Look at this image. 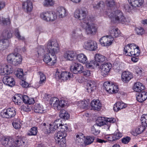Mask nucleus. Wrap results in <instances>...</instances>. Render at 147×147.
Listing matches in <instances>:
<instances>
[{"mask_svg": "<svg viewBox=\"0 0 147 147\" xmlns=\"http://www.w3.org/2000/svg\"><path fill=\"white\" fill-rule=\"evenodd\" d=\"M46 49L49 53L44 56L43 61L49 65H53L56 62V54L59 51V45L56 40H50L47 42Z\"/></svg>", "mask_w": 147, "mask_h": 147, "instance_id": "1", "label": "nucleus"}, {"mask_svg": "<svg viewBox=\"0 0 147 147\" xmlns=\"http://www.w3.org/2000/svg\"><path fill=\"white\" fill-rule=\"evenodd\" d=\"M108 10L107 14L111 19V21L113 23H121L124 24L127 22V20L123 16L122 12L119 10L113 11Z\"/></svg>", "mask_w": 147, "mask_h": 147, "instance_id": "2", "label": "nucleus"}, {"mask_svg": "<svg viewBox=\"0 0 147 147\" xmlns=\"http://www.w3.org/2000/svg\"><path fill=\"white\" fill-rule=\"evenodd\" d=\"M145 88L144 86L140 82H137L134 84V90L139 92L136 94V99L140 102H143L147 98V92L144 91H142Z\"/></svg>", "mask_w": 147, "mask_h": 147, "instance_id": "3", "label": "nucleus"}, {"mask_svg": "<svg viewBox=\"0 0 147 147\" xmlns=\"http://www.w3.org/2000/svg\"><path fill=\"white\" fill-rule=\"evenodd\" d=\"M67 129V127L63 125L61 127L60 130L55 135L56 143L61 147H64L66 146L65 137L67 135L66 131Z\"/></svg>", "mask_w": 147, "mask_h": 147, "instance_id": "4", "label": "nucleus"}, {"mask_svg": "<svg viewBox=\"0 0 147 147\" xmlns=\"http://www.w3.org/2000/svg\"><path fill=\"white\" fill-rule=\"evenodd\" d=\"M88 18L89 19H87L88 20H85L84 22H81V26L85 29L86 32L87 34H95L97 31V27L92 22L94 20L93 18Z\"/></svg>", "mask_w": 147, "mask_h": 147, "instance_id": "5", "label": "nucleus"}, {"mask_svg": "<svg viewBox=\"0 0 147 147\" xmlns=\"http://www.w3.org/2000/svg\"><path fill=\"white\" fill-rule=\"evenodd\" d=\"M21 56L19 53H12L9 55L7 57V62L11 64L17 66L20 64L22 61Z\"/></svg>", "mask_w": 147, "mask_h": 147, "instance_id": "6", "label": "nucleus"}, {"mask_svg": "<svg viewBox=\"0 0 147 147\" xmlns=\"http://www.w3.org/2000/svg\"><path fill=\"white\" fill-rule=\"evenodd\" d=\"M87 10L86 9L82 8L78 10H76L74 13V17L81 21L82 22H84L85 20H88L87 18H91L92 17L90 16L86 17Z\"/></svg>", "mask_w": 147, "mask_h": 147, "instance_id": "7", "label": "nucleus"}, {"mask_svg": "<svg viewBox=\"0 0 147 147\" xmlns=\"http://www.w3.org/2000/svg\"><path fill=\"white\" fill-rule=\"evenodd\" d=\"M50 103L51 106L55 109L60 110L64 107L66 102L63 100H59L58 98L56 97L51 98L50 100Z\"/></svg>", "mask_w": 147, "mask_h": 147, "instance_id": "8", "label": "nucleus"}, {"mask_svg": "<svg viewBox=\"0 0 147 147\" xmlns=\"http://www.w3.org/2000/svg\"><path fill=\"white\" fill-rule=\"evenodd\" d=\"M40 18L47 22L53 21L56 19V15L52 11H45L40 14Z\"/></svg>", "mask_w": 147, "mask_h": 147, "instance_id": "9", "label": "nucleus"}, {"mask_svg": "<svg viewBox=\"0 0 147 147\" xmlns=\"http://www.w3.org/2000/svg\"><path fill=\"white\" fill-rule=\"evenodd\" d=\"M72 76L71 74L66 71L60 73L57 71L55 74V78L57 79H61L64 81L70 80Z\"/></svg>", "mask_w": 147, "mask_h": 147, "instance_id": "10", "label": "nucleus"}, {"mask_svg": "<svg viewBox=\"0 0 147 147\" xmlns=\"http://www.w3.org/2000/svg\"><path fill=\"white\" fill-rule=\"evenodd\" d=\"M105 89L106 91L110 93H115L118 91V87L110 82H106L104 84Z\"/></svg>", "mask_w": 147, "mask_h": 147, "instance_id": "11", "label": "nucleus"}, {"mask_svg": "<svg viewBox=\"0 0 147 147\" xmlns=\"http://www.w3.org/2000/svg\"><path fill=\"white\" fill-rule=\"evenodd\" d=\"M84 47L86 49L91 51H94L97 48V45L95 41L89 40L85 42Z\"/></svg>", "mask_w": 147, "mask_h": 147, "instance_id": "12", "label": "nucleus"}, {"mask_svg": "<svg viewBox=\"0 0 147 147\" xmlns=\"http://www.w3.org/2000/svg\"><path fill=\"white\" fill-rule=\"evenodd\" d=\"M111 67V64L110 63H105L102 64L100 68L101 75L103 76L107 75Z\"/></svg>", "mask_w": 147, "mask_h": 147, "instance_id": "13", "label": "nucleus"}, {"mask_svg": "<svg viewBox=\"0 0 147 147\" xmlns=\"http://www.w3.org/2000/svg\"><path fill=\"white\" fill-rule=\"evenodd\" d=\"M71 71L75 74H81L84 70L82 65L78 63H73L70 68Z\"/></svg>", "mask_w": 147, "mask_h": 147, "instance_id": "14", "label": "nucleus"}, {"mask_svg": "<svg viewBox=\"0 0 147 147\" xmlns=\"http://www.w3.org/2000/svg\"><path fill=\"white\" fill-rule=\"evenodd\" d=\"M113 40V38L107 35L102 37L100 40V42L101 45L104 46H108L111 45Z\"/></svg>", "mask_w": 147, "mask_h": 147, "instance_id": "15", "label": "nucleus"}, {"mask_svg": "<svg viewBox=\"0 0 147 147\" xmlns=\"http://www.w3.org/2000/svg\"><path fill=\"white\" fill-rule=\"evenodd\" d=\"M2 113V116L3 117L9 118L15 116L16 111L14 109L9 108L4 109Z\"/></svg>", "mask_w": 147, "mask_h": 147, "instance_id": "16", "label": "nucleus"}, {"mask_svg": "<svg viewBox=\"0 0 147 147\" xmlns=\"http://www.w3.org/2000/svg\"><path fill=\"white\" fill-rule=\"evenodd\" d=\"M96 84L93 81L88 80L86 82L85 86L88 92L91 93L96 89Z\"/></svg>", "mask_w": 147, "mask_h": 147, "instance_id": "17", "label": "nucleus"}, {"mask_svg": "<svg viewBox=\"0 0 147 147\" xmlns=\"http://www.w3.org/2000/svg\"><path fill=\"white\" fill-rule=\"evenodd\" d=\"M107 59V58L105 56L99 54H96L94 57V63L95 66H99L100 64Z\"/></svg>", "mask_w": 147, "mask_h": 147, "instance_id": "18", "label": "nucleus"}, {"mask_svg": "<svg viewBox=\"0 0 147 147\" xmlns=\"http://www.w3.org/2000/svg\"><path fill=\"white\" fill-rule=\"evenodd\" d=\"M3 83L5 85L12 87L14 86L15 83L13 78L9 76H7L3 77Z\"/></svg>", "mask_w": 147, "mask_h": 147, "instance_id": "19", "label": "nucleus"}, {"mask_svg": "<svg viewBox=\"0 0 147 147\" xmlns=\"http://www.w3.org/2000/svg\"><path fill=\"white\" fill-rule=\"evenodd\" d=\"M91 109L99 111L101 107L102 104L98 99L93 100L91 103Z\"/></svg>", "mask_w": 147, "mask_h": 147, "instance_id": "20", "label": "nucleus"}, {"mask_svg": "<svg viewBox=\"0 0 147 147\" xmlns=\"http://www.w3.org/2000/svg\"><path fill=\"white\" fill-rule=\"evenodd\" d=\"M132 74L129 71H125L123 72L121 78L123 81L127 82L129 81L132 78Z\"/></svg>", "mask_w": 147, "mask_h": 147, "instance_id": "21", "label": "nucleus"}, {"mask_svg": "<svg viewBox=\"0 0 147 147\" xmlns=\"http://www.w3.org/2000/svg\"><path fill=\"white\" fill-rule=\"evenodd\" d=\"M22 7L25 11H26L27 12L31 11L33 8L32 2L28 0L22 3Z\"/></svg>", "mask_w": 147, "mask_h": 147, "instance_id": "22", "label": "nucleus"}, {"mask_svg": "<svg viewBox=\"0 0 147 147\" xmlns=\"http://www.w3.org/2000/svg\"><path fill=\"white\" fill-rule=\"evenodd\" d=\"M76 53L72 51H67L64 54V58L67 60L72 61L75 56Z\"/></svg>", "mask_w": 147, "mask_h": 147, "instance_id": "23", "label": "nucleus"}, {"mask_svg": "<svg viewBox=\"0 0 147 147\" xmlns=\"http://www.w3.org/2000/svg\"><path fill=\"white\" fill-rule=\"evenodd\" d=\"M34 109V112L38 113H45L47 110L46 108H44L42 105L38 104H36Z\"/></svg>", "mask_w": 147, "mask_h": 147, "instance_id": "24", "label": "nucleus"}, {"mask_svg": "<svg viewBox=\"0 0 147 147\" xmlns=\"http://www.w3.org/2000/svg\"><path fill=\"white\" fill-rule=\"evenodd\" d=\"M57 14L60 18H63L67 15V12L64 7H59L57 9Z\"/></svg>", "mask_w": 147, "mask_h": 147, "instance_id": "25", "label": "nucleus"}, {"mask_svg": "<svg viewBox=\"0 0 147 147\" xmlns=\"http://www.w3.org/2000/svg\"><path fill=\"white\" fill-rule=\"evenodd\" d=\"M127 107L126 104L123 102H118L114 105L113 109L114 111L117 112L119 110Z\"/></svg>", "mask_w": 147, "mask_h": 147, "instance_id": "26", "label": "nucleus"}, {"mask_svg": "<svg viewBox=\"0 0 147 147\" xmlns=\"http://www.w3.org/2000/svg\"><path fill=\"white\" fill-rule=\"evenodd\" d=\"M13 143L17 147H25L26 145L25 141L20 138L14 140Z\"/></svg>", "mask_w": 147, "mask_h": 147, "instance_id": "27", "label": "nucleus"}, {"mask_svg": "<svg viewBox=\"0 0 147 147\" xmlns=\"http://www.w3.org/2000/svg\"><path fill=\"white\" fill-rule=\"evenodd\" d=\"M128 1L134 8L140 7L144 2V0H128Z\"/></svg>", "mask_w": 147, "mask_h": 147, "instance_id": "28", "label": "nucleus"}, {"mask_svg": "<svg viewBox=\"0 0 147 147\" xmlns=\"http://www.w3.org/2000/svg\"><path fill=\"white\" fill-rule=\"evenodd\" d=\"M120 32L117 28H112V29L110 31V37L111 38H116L118 37L119 35Z\"/></svg>", "mask_w": 147, "mask_h": 147, "instance_id": "29", "label": "nucleus"}, {"mask_svg": "<svg viewBox=\"0 0 147 147\" xmlns=\"http://www.w3.org/2000/svg\"><path fill=\"white\" fill-rule=\"evenodd\" d=\"M9 42L7 39H2L0 40V51H2L6 49L9 46Z\"/></svg>", "mask_w": 147, "mask_h": 147, "instance_id": "30", "label": "nucleus"}, {"mask_svg": "<svg viewBox=\"0 0 147 147\" xmlns=\"http://www.w3.org/2000/svg\"><path fill=\"white\" fill-rule=\"evenodd\" d=\"M14 140L11 137H8L5 138L2 142V144L6 147H9V146L12 145Z\"/></svg>", "mask_w": 147, "mask_h": 147, "instance_id": "31", "label": "nucleus"}, {"mask_svg": "<svg viewBox=\"0 0 147 147\" xmlns=\"http://www.w3.org/2000/svg\"><path fill=\"white\" fill-rule=\"evenodd\" d=\"M77 59L80 62L85 63L87 62V58L86 55L83 53H80L77 55Z\"/></svg>", "mask_w": 147, "mask_h": 147, "instance_id": "32", "label": "nucleus"}, {"mask_svg": "<svg viewBox=\"0 0 147 147\" xmlns=\"http://www.w3.org/2000/svg\"><path fill=\"white\" fill-rule=\"evenodd\" d=\"M96 125H97L99 127L106 125V118L103 117H99L98 118L96 121Z\"/></svg>", "mask_w": 147, "mask_h": 147, "instance_id": "33", "label": "nucleus"}, {"mask_svg": "<svg viewBox=\"0 0 147 147\" xmlns=\"http://www.w3.org/2000/svg\"><path fill=\"white\" fill-rule=\"evenodd\" d=\"M37 74L39 76L40 80L39 82L40 86L42 85L45 84L46 80V78L45 74L40 71L37 72Z\"/></svg>", "mask_w": 147, "mask_h": 147, "instance_id": "34", "label": "nucleus"}, {"mask_svg": "<svg viewBox=\"0 0 147 147\" xmlns=\"http://www.w3.org/2000/svg\"><path fill=\"white\" fill-rule=\"evenodd\" d=\"M59 117L64 119H67L70 117L68 113L65 110H61L60 111Z\"/></svg>", "mask_w": 147, "mask_h": 147, "instance_id": "35", "label": "nucleus"}, {"mask_svg": "<svg viewBox=\"0 0 147 147\" xmlns=\"http://www.w3.org/2000/svg\"><path fill=\"white\" fill-rule=\"evenodd\" d=\"M2 36L4 38L3 39H7L12 37V34L9 30H5L3 31Z\"/></svg>", "mask_w": 147, "mask_h": 147, "instance_id": "36", "label": "nucleus"}, {"mask_svg": "<svg viewBox=\"0 0 147 147\" xmlns=\"http://www.w3.org/2000/svg\"><path fill=\"white\" fill-rule=\"evenodd\" d=\"M99 127L97 125H94L92 127L91 129L92 133L95 135H97L99 134L100 132L99 129Z\"/></svg>", "mask_w": 147, "mask_h": 147, "instance_id": "37", "label": "nucleus"}, {"mask_svg": "<svg viewBox=\"0 0 147 147\" xmlns=\"http://www.w3.org/2000/svg\"><path fill=\"white\" fill-rule=\"evenodd\" d=\"M146 129L145 125L144 124L139 126L138 128L135 129V132L137 134H140L143 132Z\"/></svg>", "mask_w": 147, "mask_h": 147, "instance_id": "38", "label": "nucleus"}, {"mask_svg": "<svg viewBox=\"0 0 147 147\" xmlns=\"http://www.w3.org/2000/svg\"><path fill=\"white\" fill-rule=\"evenodd\" d=\"M10 24L9 20L8 18L5 19L3 17H0V24L2 25H9Z\"/></svg>", "mask_w": 147, "mask_h": 147, "instance_id": "39", "label": "nucleus"}, {"mask_svg": "<svg viewBox=\"0 0 147 147\" xmlns=\"http://www.w3.org/2000/svg\"><path fill=\"white\" fill-rule=\"evenodd\" d=\"M37 132V127H34L32 128L27 134L28 136H35L36 135Z\"/></svg>", "mask_w": 147, "mask_h": 147, "instance_id": "40", "label": "nucleus"}, {"mask_svg": "<svg viewBox=\"0 0 147 147\" xmlns=\"http://www.w3.org/2000/svg\"><path fill=\"white\" fill-rule=\"evenodd\" d=\"M94 139V136H87L84 141V143L86 145H89L92 143Z\"/></svg>", "mask_w": 147, "mask_h": 147, "instance_id": "41", "label": "nucleus"}, {"mask_svg": "<svg viewBox=\"0 0 147 147\" xmlns=\"http://www.w3.org/2000/svg\"><path fill=\"white\" fill-rule=\"evenodd\" d=\"M93 7L94 9L97 10L100 9L104 6V2L100 1L97 4H93Z\"/></svg>", "mask_w": 147, "mask_h": 147, "instance_id": "42", "label": "nucleus"}, {"mask_svg": "<svg viewBox=\"0 0 147 147\" xmlns=\"http://www.w3.org/2000/svg\"><path fill=\"white\" fill-rule=\"evenodd\" d=\"M58 129V126L54 124L53 123L52 124H50V127L49 130H47L46 131L48 133H50L51 132H53L57 129Z\"/></svg>", "mask_w": 147, "mask_h": 147, "instance_id": "43", "label": "nucleus"}, {"mask_svg": "<svg viewBox=\"0 0 147 147\" xmlns=\"http://www.w3.org/2000/svg\"><path fill=\"white\" fill-rule=\"evenodd\" d=\"M140 50L139 49V47L138 46H134V50L133 51V54L132 56H135L136 57H138L140 54Z\"/></svg>", "mask_w": 147, "mask_h": 147, "instance_id": "44", "label": "nucleus"}, {"mask_svg": "<svg viewBox=\"0 0 147 147\" xmlns=\"http://www.w3.org/2000/svg\"><path fill=\"white\" fill-rule=\"evenodd\" d=\"M5 74H9L13 72V69L11 65L5 64Z\"/></svg>", "mask_w": 147, "mask_h": 147, "instance_id": "45", "label": "nucleus"}, {"mask_svg": "<svg viewBox=\"0 0 147 147\" xmlns=\"http://www.w3.org/2000/svg\"><path fill=\"white\" fill-rule=\"evenodd\" d=\"M106 4L108 7L111 9L115 6V2L114 0H107Z\"/></svg>", "mask_w": 147, "mask_h": 147, "instance_id": "46", "label": "nucleus"}, {"mask_svg": "<svg viewBox=\"0 0 147 147\" xmlns=\"http://www.w3.org/2000/svg\"><path fill=\"white\" fill-rule=\"evenodd\" d=\"M135 46V44L134 43L130 44L129 49L128 50L127 54L126 55L129 56H132L133 54V51L134 50V46Z\"/></svg>", "mask_w": 147, "mask_h": 147, "instance_id": "47", "label": "nucleus"}, {"mask_svg": "<svg viewBox=\"0 0 147 147\" xmlns=\"http://www.w3.org/2000/svg\"><path fill=\"white\" fill-rule=\"evenodd\" d=\"M22 95L20 94H18L17 95H15L14 96V98L15 99H17L16 101H15V103H17L18 104V103H21L22 101Z\"/></svg>", "mask_w": 147, "mask_h": 147, "instance_id": "48", "label": "nucleus"}, {"mask_svg": "<svg viewBox=\"0 0 147 147\" xmlns=\"http://www.w3.org/2000/svg\"><path fill=\"white\" fill-rule=\"evenodd\" d=\"M54 125L57 126L58 127V129H61V127L63 125H64L62 124V120L61 119H57L54 121L53 123Z\"/></svg>", "mask_w": 147, "mask_h": 147, "instance_id": "49", "label": "nucleus"}, {"mask_svg": "<svg viewBox=\"0 0 147 147\" xmlns=\"http://www.w3.org/2000/svg\"><path fill=\"white\" fill-rule=\"evenodd\" d=\"M15 34L16 36L18 39L21 40H24V37L20 35L18 29H16L15 30Z\"/></svg>", "mask_w": 147, "mask_h": 147, "instance_id": "50", "label": "nucleus"}, {"mask_svg": "<svg viewBox=\"0 0 147 147\" xmlns=\"http://www.w3.org/2000/svg\"><path fill=\"white\" fill-rule=\"evenodd\" d=\"M83 137L82 136L77 135L76 138V143L78 144H80L83 141Z\"/></svg>", "mask_w": 147, "mask_h": 147, "instance_id": "51", "label": "nucleus"}, {"mask_svg": "<svg viewBox=\"0 0 147 147\" xmlns=\"http://www.w3.org/2000/svg\"><path fill=\"white\" fill-rule=\"evenodd\" d=\"M136 33L138 35H142L144 32L143 28L142 27L136 28L135 29Z\"/></svg>", "mask_w": 147, "mask_h": 147, "instance_id": "52", "label": "nucleus"}, {"mask_svg": "<svg viewBox=\"0 0 147 147\" xmlns=\"http://www.w3.org/2000/svg\"><path fill=\"white\" fill-rule=\"evenodd\" d=\"M12 123L13 127L16 129H19L21 127V124L20 122H13Z\"/></svg>", "mask_w": 147, "mask_h": 147, "instance_id": "53", "label": "nucleus"}, {"mask_svg": "<svg viewBox=\"0 0 147 147\" xmlns=\"http://www.w3.org/2000/svg\"><path fill=\"white\" fill-rule=\"evenodd\" d=\"M116 121L115 119L114 118H106V125L109 124V123H113Z\"/></svg>", "mask_w": 147, "mask_h": 147, "instance_id": "54", "label": "nucleus"}, {"mask_svg": "<svg viewBox=\"0 0 147 147\" xmlns=\"http://www.w3.org/2000/svg\"><path fill=\"white\" fill-rule=\"evenodd\" d=\"M43 5L46 6H51L53 5V3L52 0H44Z\"/></svg>", "mask_w": 147, "mask_h": 147, "instance_id": "55", "label": "nucleus"}, {"mask_svg": "<svg viewBox=\"0 0 147 147\" xmlns=\"http://www.w3.org/2000/svg\"><path fill=\"white\" fill-rule=\"evenodd\" d=\"M5 64L0 66V74L2 75L5 74Z\"/></svg>", "mask_w": 147, "mask_h": 147, "instance_id": "56", "label": "nucleus"}, {"mask_svg": "<svg viewBox=\"0 0 147 147\" xmlns=\"http://www.w3.org/2000/svg\"><path fill=\"white\" fill-rule=\"evenodd\" d=\"M38 50L37 51L38 55L44 53L45 51L43 46H40L38 47Z\"/></svg>", "mask_w": 147, "mask_h": 147, "instance_id": "57", "label": "nucleus"}, {"mask_svg": "<svg viewBox=\"0 0 147 147\" xmlns=\"http://www.w3.org/2000/svg\"><path fill=\"white\" fill-rule=\"evenodd\" d=\"M131 138L129 137H126L123 138L122 140V142L124 144H127L130 140Z\"/></svg>", "mask_w": 147, "mask_h": 147, "instance_id": "58", "label": "nucleus"}, {"mask_svg": "<svg viewBox=\"0 0 147 147\" xmlns=\"http://www.w3.org/2000/svg\"><path fill=\"white\" fill-rule=\"evenodd\" d=\"M115 140H118L122 136V135L121 133L118 132L116 133H115L113 134Z\"/></svg>", "mask_w": 147, "mask_h": 147, "instance_id": "59", "label": "nucleus"}, {"mask_svg": "<svg viewBox=\"0 0 147 147\" xmlns=\"http://www.w3.org/2000/svg\"><path fill=\"white\" fill-rule=\"evenodd\" d=\"M77 34H76V31H73L71 34V40H73L74 39L77 38Z\"/></svg>", "mask_w": 147, "mask_h": 147, "instance_id": "60", "label": "nucleus"}, {"mask_svg": "<svg viewBox=\"0 0 147 147\" xmlns=\"http://www.w3.org/2000/svg\"><path fill=\"white\" fill-rule=\"evenodd\" d=\"M22 101L25 103H27L28 100H29V98L26 95H22Z\"/></svg>", "mask_w": 147, "mask_h": 147, "instance_id": "61", "label": "nucleus"}, {"mask_svg": "<svg viewBox=\"0 0 147 147\" xmlns=\"http://www.w3.org/2000/svg\"><path fill=\"white\" fill-rule=\"evenodd\" d=\"M86 66L87 67L90 68L93 67L94 66H95V64L94 63V61H90V62L87 63L86 64Z\"/></svg>", "mask_w": 147, "mask_h": 147, "instance_id": "62", "label": "nucleus"}, {"mask_svg": "<svg viewBox=\"0 0 147 147\" xmlns=\"http://www.w3.org/2000/svg\"><path fill=\"white\" fill-rule=\"evenodd\" d=\"M129 5L128 4H125V8L126 10L127 11H130L134 7L133 6H131V4H130Z\"/></svg>", "mask_w": 147, "mask_h": 147, "instance_id": "63", "label": "nucleus"}, {"mask_svg": "<svg viewBox=\"0 0 147 147\" xmlns=\"http://www.w3.org/2000/svg\"><path fill=\"white\" fill-rule=\"evenodd\" d=\"M141 119L142 123H145L147 126V115H146L142 117Z\"/></svg>", "mask_w": 147, "mask_h": 147, "instance_id": "64", "label": "nucleus"}]
</instances>
